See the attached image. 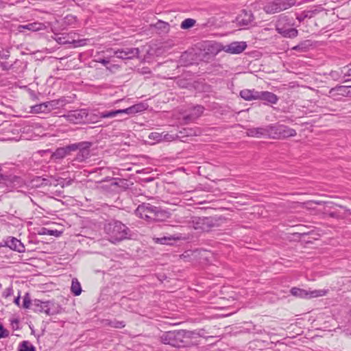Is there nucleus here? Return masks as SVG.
Returning <instances> with one entry per match:
<instances>
[{
    "instance_id": "nucleus-55",
    "label": "nucleus",
    "mask_w": 351,
    "mask_h": 351,
    "mask_svg": "<svg viewBox=\"0 0 351 351\" xmlns=\"http://www.w3.org/2000/svg\"><path fill=\"white\" fill-rule=\"evenodd\" d=\"M113 185L119 186V184L118 182H114V183L113 184Z\"/></svg>"
},
{
    "instance_id": "nucleus-56",
    "label": "nucleus",
    "mask_w": 351,
    "mask_h": 351,
    "mask_svg": "<svg viewBox=\"0 0 351 351\" xmlns=\"http://www.w3.org/2000/svg\"><path fill=\"white\" fill-rule=\"evenodd\" d=\"M120 182H121V183H125V181H124L123 180H120Z\"/></svg>"
},
{
    "instance_id": "nucleus-38",
    "label": "nucleus",
    "mask_w": 351,
    "mask_h": 351,
    "mask_svg": "<svg viewBox=\"0 0 351 351\" xmlns=\"http://www.w3.org/2000/svg\"><path fill=\"white\" fill-rule=\"evenodd\" d=\"M88 41H89V39L87 38L73 40L72 44L74 47H79L86 45Z\"/></svg>"
},
{
    "instance_id": "nucleus-23",
    "label": "nucleus",
    "mask_w": 351,
    "mask_h": 351,
    "mask_svg": "<svg viewBox=\"0 0 351 351\" xmlns=\"http://www.w3.org/2000/svg\"><path fill=\"white\" fill-rule=\"evenodd\" d=\"M67 103L68 101L64 97L51 100L47 101L48 109H49V111H51L52 110L64 106Z\"/></svg>"
},
{
    "instance_id": "nucleus-39",
    "label": "nucleus",
    "mask_w": 351,
    "mask_h": 351,
    "mask_svg": "<svg viewBox=\"0 0 351 351\" xmlns=\"http://www.w3.org/2000/svg\"><path fill=\"white\" fill-rule=\"evenodd\" d=\"M330 76L335 80H342L343 74H341V70L340 71H332L330 73Z\"/></svg>"
},
{
    "instance_id": "nucleus-42",
    "label": "nucleus",
    "mask_w": 351,
    "mask_h": 351,
    "mask_svg": "<svg viewBox=\"0 0 351 351\" xmlns=\"http://www.w3.org/2000/svg\"><path fill=\"white\" fill-rule=\"evenodd\" d=\"M35 180L40 181V183H39V185H41V186L51 185V182L48 178H42V177H36L35 178Z\"/></svg>"
},
{
    "instance_id": "nucleus-5",
    "label": "nucleus",
    "mask_w": 351,
    "mask_h": 351,
    "mask_svg": "<svg viewBox=\"0 0 351 351\" xmlns=\"http://www.w3.org/2000/svg\"><path fill=\"white\" fill-rule=\"evenodd\" d=\"M145 109L144 105L142 104H138L133 105L129 108L125 109H119L115 110H106L103 112H99L98 114V117L101 119H106V118H114L119 114H133L138 112H141Z\"/></svg>"
},
{
    "instance_id": "nucleus-24",
    "label": "nucleus",
    "mask_w": 351,
    "mask_h": 351,
    "mask_svg": "<svg viewBox=\"0 0 351 351\" xmlns=\"http://www.w3.org/2000/svg\"><path fill=\"white\" fill-rule=\"evenodd\" d=\"M182 343L184 339H192L202 336L199 332L196 330H179Z\"/></svg>"
},
{
    "instance_id": "nucleus-16",
    "label": "nucleus",
    "mask_w": 351,
    "mask_h": 351,
    "mask_svg": "<svg viewBox=\"0 0 351 351\" xmlns=\"http://www.w3.org/2000/svg\"><path fill=\"white\" fill-rule=\"evenodd\" d=\"M195 223L198 226L195 229L200 228L204 231H208L209 228L215 226L214 220L209 217L198 218Z\"/></svg>"
},
{
    "instance_id": "nucleus-6",
    "label": "nucleus",
    "mask_w": 351,
    "mask_h": 351,
    "mask_svg": "<svg viewBox=\"0 0 351 351\" xmlns=\"http://www.w3.org/2000/svg\"><path fill=\"white\" fill-rule=\"evenodd\" d=\"M269 138L274 139L295 136L296 131L284 125L269 124Z\"/></svg>"
},
{
    "instance_id": "nucleus-8",
    "label": "nucleus",
    "mask_w": 351,
    "mask_h": 351,
    "mask_svg": "<svg viewBox=\"0 0 351 351\" xmlns=\"http://www.w3.org/2000/svg\"><path fill=\"white\" fill-rule=\"evenodd\" d=\"M160 339L162 343L173 347H180L182 344L179 330L165 332L160 337Z\"/></svg>"
},
{
    "instance_id": "nucleus-17",
    "label": "nucleus",
    "mask_w": 351,
    "mask_h": 351,
    "mask_svg": "<svg viewBox=\"0 0 351 351\" xmlns=\"http://www.w3.org/2000/svg\"><path fill=\"white\" fill-rule=\"evenodd\" d=\"M5 245L11 250L18 252H23L25 250L24 245L21 242V241L14 237L9 238L5 241Z\"/></svg>"
},
{
    "instance_id": "nucleus-15",
    "label": "nucleus",
    "mask_w": 351,
    "mask_h": 351,
    "mask_svg": "<svg viewBox=\"0 0 351 351\" xmlns=\"http://www.w3.org/2000/svg\"><path fill=\"white\" fill-rule=\"evenodd\" d=\"M258 99L265 101V104H276L278 101V97L269 91H258Z\"/></svg>"
},
{
    "instance_id": "nucleus-54",
    "label": "nucleus",
    "mask_w": 351,
    "mask_h": 351,
    "mask_svg": "<svg viewBox=\"0 0 351 351\" xmlns=\"http://www.w3.org/2000/svg\"><path fill=\"white\" fill-rule=\"evenodd\" d=\"M33 182H35L34 185H35L36 186H41V185H39V183H40V181H36V180H35V178H34V179L33 180Z\"/></svg>"
},
{
    "instance_id": "nucleus-41",
    "label": "nucleus",
    "mask_w": 351,
    "mask_h": 351,
    "mask_svg": "<svg viewBox=\"0 0 351 351\" xmlns=\"http://www.w3.org/2000/svg\"><path fill=\"white\" fill-rule=\"evenodd\" d=\"M14 67V64H10L7 62H0V68L2 71H9Z\"/></svg>"
},
{
    "instance_id": "nucleus-18",
    "label": "nucleus",
    "mask_w": 351,
    "mask_h": 351,
    "mask_svg": "<svg viewBox=\"0 0 351 351\" xmlns=\"http://www.w3.org/2000/svg\"><path fill=\"white\" fill-rule=\"evenodd\" d=\"M276 31L283 37L289 38H295L298 34V32L295 28H286L285 27H280L279 23L276 25Z\"/></svg>"
},
{
    "instance_id": "nucleus-40",
    "label": "nucleus",
    "mask_w": 351,
    "mask_h": 351,
    "mask_svg": "<svg viewBox=\"0 0 351 351\" xmlns=\"http://www.w3.org/2000/svg\"><path fill=\"white\" fill-rule=\"evenodd\" d=\"M77 21V18L76 16H73V15H71V14H69V15H67L65 18H64V23L67 25H73L74 23H75Z\"/></svg>"
},
{
    "instance_id": "nucleus-48",
    "label": "nucleus",
    "mask_w": 351,
    "mask_h": 351,
    "mask_svg": "<svg viewBox=\"0 0 351 351\" xmlns=\"http://www.w3.org/2000/svg\"><path fill=\"white\" fill-rule=\"evenodd\" d=\"M95 62L101 63L104 66H106L110 62V60L105 58H98L95 60Z\"/></svg>"
},
{
    "instance_id": "nucleus-33",
    "label": "nucleus",
    "mask_w": 351,
    "mask_h": 351,
    "mask_svg": "<svg viewBox=\"0 0 351 351\" xmlns=\"http://www.w3.org/2000/svg\"><path fill=\"white\" fill-rule=\"evenodd\" d=\"M18 351H36V348L29 341H23L19 344Z\"/></svg>"
},
{
    "instance_id": "nucleus-52",
    "label": "nucleus",
    "mask_w": 351,
    "mask_h": 351,
    "mask_svg": "<svg viewBox=\"0 0 351 351\" xmlns=\"http://www.w3.org/2000/svg\"><path fill=\"white\" fill-rule=\"evenodd\" d=\"M14 302L16 305L19 306V302H20V296H19V295L18 297H16V298L14 299Z\"/></svg>"
},
{
    "instance_id": "nucleus-9",
    "label": "nucleus",
    "mask_w": 351,
    "mask_h": 351,
    "mask_svg": "<svg viewBox=\"0 0 351 351\" xmlns=\"http://www.w3.org/2000/svg\"><path fill=\"white\" fill-rule=\"evenodd\" d=\"M290 292L291 295L300 298H317L323 296L326 293V291L324 290H314L312 291H308L306 290L297 287H293L290 290Z\"/></svg>"
},
{
    "instance_id": "nucleus-49",
    "label": "nucleus",
    "mask_w": 351,
    "mask_h": 351,
    "mask_svg": "<svg viewBox=\"0 0 351 351\" xmlns=\"http://www.w3.org/2000/svg\"><path fill=\"white\" fill-rule=\"evenodd\" d=\"M8 176H3L1 173H0V182H3L5 184H8Z\"/></svg>"
},
{
    "instance_id": "nucleus-7",
    "label": "nucleus",
    "mask_w": 351,
    "mask_h": 351,
    "mask_svg": "<svg viewBox=\"0 0 351 351\" xmlns=\"http://www.w3.org/2000/svg\"><path fill=\"white\" fill-rule=\"evenodd\" d=\"M213 47L217 52L223 51L231 54H239L246 49L247 45L245 42H232L226 45L215 44Z\"/></svg>"
},
{
    "instance_id": "nucleus-30",
    "label": "nucleus",
    "mask_w": 351,
    "mask_h": 351,
    "mask_svg": "<svg viewBox=\"0 0 351 351\" xmlns=\"http://www.w3.org/2000/svg\"><path fill=\"white\" fill-rule=\"evenodd\" d=\"M45 302H43L40 300L35 299L32 301V309L35 312H39V313H45Z\"/></svg>"
},
{
    "instance_id": "nucleus-19",
    "label": "nucleus",
    "mask_w": 351,
    "mask_h": 351,
    "mask_svg": "<svg viewBox=\"0 0 351 351\" xmlns=\"http://www.w3.org/2000/svg\"><path fill=\"white\" fill-rule=\"evenodd\" d=\"M330 93L332 95L351 97V86H336L330 90Z\"/></svg>"
},
{
    "instance_id": "nucleus-34",
    "label": "nucleus",
    "mask_w": 351,
    "mask_h": 351,
    "mask_svg": "<svg viewBox=\"0 0 351 351\" xmlns=\"http://www.w3.org/2000/svg\"><path fill=\"white\" fill-rule=\"evenodd\" d=\"M106 324L110 327L115 328H122L125 327V322L123 321H118V320H106Z\"/></svg>"
},
{
    "instance_id": "nucleus-51",
    "label": "nucleus",
    "mask_w": 351,
    "mask_h": 351,
    "mask_svg": "<svg viewBox=\"0 0 351 351\" xmlns=\"http://www.w3.org/2000/svg\"><path fill=\"white\" fill-rule=\"evenodd\" d=\"M9 57H10V55L8 53L1 54V52L0 51V58H4V59H8Z\"/></svg>"
},
{
    "instance_id": "nucleus-27",
    "label": "nucleus",
    "mask_w": 351,
    "mask_h": 351,
    "mask_svg": "<svg viewBox=\"0 0 351 351\" xmlns=\"http://www.w3.org/2000/svg\"><path fill=\"white\" fill-rule=\"evenodd\" d=\"M49 112L50 111L48 109L47 101L34 105L31 108V112L33 113H47Z\"/></svg>"
},
{
    "instance_id": "nucleus-45",
    "label": "nucleus",
    "mask_w": 351,
    "mask_h": 351,
    "mask_svg": "<svg viewBox=\"0 0 351 351\" xmlns=\"http://www.w3.org/2000/svg\"><path fill=\"white\" fill-rule=\"evenodd\" d=\"M13 293V290L12 288H8L6 289L3 293V295L4 298H8L9 296L12 295Z\"/></svg>"
},
{
    "instance_id": "nucleus-12",
    "label": "nucleus",
    "mask_w": 351,
    "mask_h": 351,
    "mask_svg": "<svg viewBox=\"0 0 351 351\" xmlns=\"http://www.w3.org/2000/svg\"><path fill=\"white\" fill-rule=\"evenodd\" d=\"M254 19L252 11L243 10L236 18V21L239 26H248Z\"/></svg>"
},
{
    "instance_id": "nucleus-4",
    "label": "nucleus",
    "mask_w": 351,
    "mask_h": 351,
    "mask_svg": "<svg viewBox=\"0 0 351 351\" xmlns=\"http://www.w3.org/2000/svg\"><path fill=\"white\" fill-rule=\"evenodd\" d=\"M296 1L297 0H270L264 4L263 10L267 14H274L293 7Z\"/></svg>"
},
{
    "instance_id": "nucleus-47",
    "label": "nucleus",
    "mask_w": 351,
    "mask_h": 351,
    "mask_svg": "<svg viewBox=\"0 0 351 351\" xmlns=\"http://www.w3.org/2000/svg\"><path fill=\"white\" fill-rule=\"evenodd\" d=\"M10 322H11V325L14 329L16 330L19 328V322L17 319H13L10 320Z\"/></svg>"
},
{
    "instance_id": "nucleus-3",
    "label": "nucleus",
    "mask_w": 351,
    "mask_h": 351,
    "mask_svg": "<svg viewBox=\"0 0 351 351\" xmlns=\"http://www.w3.org/2000/svg\"><path fill=\"white\" fill-rule=\"evenodd\" d=\"M92 146V143L88 141H82L76 143L71 144V152L78 151L77 154L71 160L70 163L75 166L78 163L84 162L90 156V148Z\"/></svg>"
},
{
    "instance_id": "nucleus-37",
    "label": "nucleus",
    "mask_w": 351,
    "mask_h": 351,
    "mask_svg": "<svg viewBox=\"0 0 351 351\" xmlns=\"http://www.w3.org/2000/svg\"><path fill=\"white\" fill-rule=\"evenodd\" d=\"M32 302L30 298L29 293H26L23 298V308H29L32 305Z\"/></svg>"
},
{
    "instance_id": "nucleus-46",
    "label": "nucleus",
    "mask_w": 351,
    "mask_h": 351,
    "mask_svg": "<svg viewBox=\"0 0 351 351\" xmlns=\"http://www.w3.org/2000/svg\"><path fill=\"white\" fill-rule=\"evenodd\" d=\"M56 231L54 230H47L46 228H43L42 229V232L40 233V234H47V235H54V232Z\"/></svg>"
},
{
    "instance_id": "nucleus-22",
    "label": "nucleus",
    "mask_w": 351,
    "mask_h": 351,
    "mask_svg": "<svg viewBox=\"0 0 351 351\" xmlns=\"http://www.w3.org/2000/svg\"><path fill=\"white\" fill-rule=\"evenodd\" d=\"M258 91L254 89H244L241 90L240 96L246 101L257 100Z\"/></svg>"
},
{
    "instance_id": "nucleus-11",
    "label": "nucleus",
    "mask_w": 351,
    "mask_h": 351,
    "mask_svg": "<svg viewBox=\"0 0 351 351\" xmlns=\"http://www.w3.org/2000/svg\"><path fill=\"white\" fill-rule=\"evenodd\" d=\"M139 53V49L136 47H126L114 51L116 57L122 60L137 58Z\"/></svg>"
},
{
    "instance_id": "nucleus-25",
    "label": "nucleus",
    "mask_w": 351,
    "mask_h": 351,
    "mask_svg": "<svg viewBox=\"0 0 351 351\" xmlns=\"http://www.w3.org/2000/svg\"><path fill=\"white\" fill-rule=\"evenodd\" d=\"M44 28L45 25L43 23L37 22L28 23L27 25H19V27L20 31H22V29H28L32 32L39 31L43 29Z\"/></svg>"
},
{
    "instance_id": "nucleus-50",
    "label": "nucleus",
    "mask_w": 351,
    "mask_h": 351,
    "mask_svg": "<svg viewBox=\"0 0 351 351\" xmlns=\"http://www.w3.org/2000/svg\"><path fill=\"white\" fill-rule=\"evenodd\" d=\"M158 239L160 240V243L165 244V243H166V241L167 240H170L171 238L162 237V238H160V239Z\"/></svg>"
},
{
    "instance_id": "nucleus-21",
    "label": "nucleus",
    "mask_w": 351,
    "mask_h": 351,
    "mask_svg": "<svg viewBox=\"0 0 351 351\" xmlns=\"http://www.w3.org/2000/svg\"><path fill=\"white\" fill-rule=\"evenodd\" d=\"M70 147H71V144L56 149L52 154V158L55 160L64 158L71 152Z\"/></svg>"
},
{
    "instance_id": "nucleus-35",
    "label": "nucleus",
    "mask_w": 351,
    "mask_h": 351,
    "mask_svg": "<svg viewBox=\"0 0 351 351\" xmlns=\"http://www.w3.org/2000/svg\"><path fill=\"white\" fill-rule=\"evenodd\" d=\"M196 21L195 19H184L181 25H180V27L183 29H189L192 27L194 26V25L195 24Z\"/></svg>"
},
{
    "instance_id": "nucleus-13",
    "label": "nucleus",
    "mask_w": 351,
    "mask_h": 351,
    "mask_svg": "<svg viewBox=\"0 0 351 351\" xmlns=\"http://www.w3.org/2000/svg\"><path fill=\"white\" fill-rule=\"evenodd\" d=\"M269 125L265 127L259 128H249L246 131V134L248 136L261 138V137H269Z\"/></svg>"
},
{
    "instance_id": "nucleus-26",
    "label": "nucleus",
    "mask_w": 351,
    "mask_h": 351,
    "mask_svg": "<svg viewBox=\"0 0 351 351\" xmlns=\"http://www.w3.org/2000/svg\"><path fill=\"white\" fill-rule=\"evenodd\" d=\"M319 12V10H317V9L311 10H304V11L302 12L300 14H298L296 15V19L298 20L300 22H302L305 19L313 18Z\"/></svg>"
},
{
    "instance_id": "nucleus-43",
    "label": "nucleus",
    "mask_w": 351,
    "mask_h": 351,
    "mask_svg": "<svg viewBox=\"0 0 351 351\" xmlns=\"http://www.w3.org/2000/svg\"><path fill=\"white\" fill-rule=\"evenodd\" d=\"M9 335V331L6 330L2 324H0V339L6 338Z\"/></svg>"
},
{
    "instance_id": "nucleus-36",
    "label": "nucleus",
    "mask_w": 351,
    "mask_h": 351,
    "mask_svg": "<svg viewBox=\"0 0 351 351\" xmlns=\"http://www.w3.org/2000/svg\"><path fill=\"white\" fill-rule=\"evenodd\" d=\"M167 136H168V134H163L162 133L154 132H152L149 135V138L152 139V140H155V141L159 142V141H163V138H165Z\"/></svg>"
},
{
    "instance_id": "nucleus-20",
    "label": "nucleus",
    "mask_w": 351,
    "mask_h": 351,
    "mask_svg": "<svg viewBox=\"0 0 351 351\" xmlns=\"http://www.w3.org/2000/svg\"><path fill=\"white\" fill-rule=\"evenodd\" d=\"M45 313L48 315H56L61 311V306L53 301H45Z\"/></svg>"
},
{
    "instance_id": "nucleus-10",
    "label": "nucleus",
    "mask_w": 351,
    "mask_h": 351,
    "mask_svg": "<svg viewBox=\"0 0 351 351\" xmlns=\"http://www.w3.org/2000/svg\"><path fill=\"white\" fill-rule=\"evenodd\" d=\"M62 117L71 123L78 124L84 121L87 113L85 110H76L69 111L68 114H64Z\"/></svg>"
},
{
    "instance_id": "nucleus-44",
    "label": "nucleus",
    "mask_w": 351,
    "mask_h": 351,
    "mask_svg": "<svg viewBox=\"0 0 351 351\" xmlns=\"http://www.w3.org/2000/svg\"><path fill=\"white\" fill-rule=\"evenodd\" d=\"M293 49L295 50V51H305V49H306L305 43L299 44L297 46H295L294 47H293Z\"/></svg>"
},
{
    "instance_id": "nucleus-31",
    "label": "nucleus",
    "mask_w": 351,
    "mask_h": 351,
    "mask_svg": "<svg viewBox=\"0 0 351 351\" xmlns=\"http://www.w3.org/2000/svg\"><path fill=\"white\" fill-rule=\"evenodd\" d=\"M71 291L75 296L80 295L82 293L81 285L77 278L72 280Z\"/></svg>"
},
{
    "instance_id": "nucleus-2",
    "label": "nucleus",
    "mask_w": 351,
    "mask_h": 351,
    "mask_svg": "<svg viewBox=\"0 0 351 351\" xmlns=\"http://www.w3.org/2000/svg\"><path fill=\"white\" fill-rule=\"evenodd\" d=\"M135 214L148 222L162 221L168 217L167 212L149 203L140 204L136 209Z\"/></svg>"
},
{
    "instance_id": "nucleus-14",
    "label": "nucleus",
    "mask_w": 351,
    "mask_h": 351,
    "mask_svg": "<svg viewBox=\"0 0 351 351\" xmlns=\"http://www.w3.org/2000/svg\"><path fill=\"white\" fill-rule=\"evenodd\" d=\"M204 107L202 106H196L193 107L189 112V114L183 117V121L187 124L191 122L195 121L204 112Z\"/></svg>"
},
{
    "instance_id": "nucleus-1",
    "label": "nucleus",
    "mask_w": 351,
    "mask_h": 351,
    "mask_svg": "<svg viewBox=\"0 0 351 351\" xmlns=\"http://www.w3.org/2000/svg\"><path fill=\"white\" fill-rule=\"evenodd\" d=\"M104 231L108 235L109 241L112 243L130 239L132 236L130 229L117 220H113L106 223L104 226Z\"/></svg>"
},
{
    "instance_id": "nucleus-29",
    "label": "nucleus",
    "mask_w": 351,
    "mask_h": 351,
    "mask_svg": "<svg viewBox=\"0 0 351 351\" xmlns=\"http://www.w3.org/2000/svg\"><path fill=\"white\" fill-rule=\"evenodd\" d=\"M180 133L186 136H199L202 133V130L198 128H185Z\"/></svg>"
},
{
    "instance_id": "nucleus-32",
    "label": "nucleus",
    "mask_w": 351,
    "mask_h": 351,
    "mask_svg": "<svg viewBox=\"0 0 351 351\" xmlns=\"http://www.w3.org/2000/svg\"><path fill=\"white\" fill-rule=\"evenodd\" d=\"M341 74H343V82H348L351 80V63L341 68Z\"/></svg>"
},
{
    "instance_id": "nucleus-53",
    "label": "nucleus",
    "mask_w": 351,
    "mask_h": 351,
    "mask_svg": "<svg viewBox=\"0 0 351 351\" xmlns=\"http://www.w3.org/2000/svg\"><path fill=\"white\" fill-rule=\"evenodd\" d=\"M173 137L172 135H170L168 134V136H167L165 138H163V140L169 141L170 139H173Z\"/></svg>"
},
{
    "instance_id": "nucleus-28",
    "label": "nucleus",
    "mask_w": 351,
    "mask_h": 351,
    "mask_svg": "<svg viewBox=\"0 0 351 351\" xmlns=\"http://www.w3.org/2000/svg\"><path fill=\"white\" fill-rule=\"evenodd\" d=\"M22 183L23 180L20 177L16 176H8V186H9L10 184L11 187L16 189L20 187Z\"/></svg>"
}]
</instances>
